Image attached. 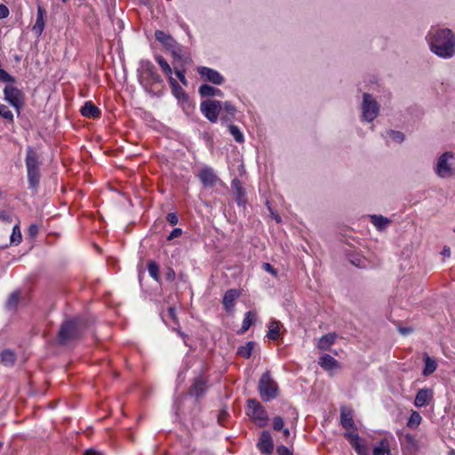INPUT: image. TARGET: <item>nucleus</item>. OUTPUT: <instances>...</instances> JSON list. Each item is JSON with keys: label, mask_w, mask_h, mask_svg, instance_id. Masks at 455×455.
<instances>
[{"label": "nucleus", "mask_w": 455, "mask_h": 455, "mask_svg": "<svg viewBox=\"0 0 455 455\" xmlns=\"http://www.w3.org/2000/svg\"><path fill=\"white\" fill-rule=\"evenodd\" d=\"M430 50L437 56L449 59L455 53V36L449 28L431 29L427 35Z\"/></svg>", "instance_id": "nucleus-1"}, {"label": "nucleus", "mask_w": 455, "mask_h": 455, "mask_svg": "<svg viewBox=\"0 0 455 455\" xmlns=\"http://www.w3.org/2000/svg\"><path fill=\"white\" fill-rule=\"evenodd\" d=\"M138 80L146 92L159 96L164 87V80L157 73L156 66L148 60H141L137 69Z\"/></svg>", "instance_id": "nucleus-2"}, {"label": "nucleus", "mask_w": 455, "mask_h": 455, "mask_svg": "<svg viewBox=\"0 0 455 455\" xmlns=\"http://www.w3.org/2000/svg\"><path fill=\"white\" fill-rule=\"evenodd\" d=\"M25 164L27 168L28 188L34 191L37 190L40 183L41 172L39 156L32 147L26 150Z\"/></svg>", "instance_id": "nucleus-3"}, {"label": "nucleus", "mask_w": 455, "mask_h": 455, "mask_svg": "<svg viewBox=\"0 0 455 455\" xmlns=\"http://www.w3.org/2000/svg\"><path fill=\"white\" fill-rule=\"evenodd\" d=\"M83 332V324L79 319L74 318L65 321L59 331L58 340L60 345L77 339Z\"/></svg>", "instance_id": "nucleus-4"}, {"label": "nucleus", "mask_w": 455, "mask_h": 455, "mask_svg": "<svg viewBox=\"0 0 455 455\" xmlns=\"http://www.w3.org/2000/svg\"><path fill=\"white\" fill-rule=\"evenodd\" d=\"M258 390L260 398L264 402H269L278 396V384L273 379L269 371H265L261 375L258 384Z\"/></svg>", "instance_id": "nucleus-5"}, {"label": "nucleus", "mask_w": 455, "mask_h": 455, "mask_svg": "<svg viewBox=\"0 0 455 455\" xmlns=\"http://www.w3.org/2000/svg\"><path fill=\"white\" fill-rule=\"evenodd\" d=\"M246 414L259 427H264L268 424L269 418L266 409L254 398L247 400Z\"/></svg>", "instance_id": "nucleus-6"}, {"label": "nucleus", "mask_w": 455, "mask_h": 455, "mask_svg": "<svg viewBox=\"0 0 455 455\" xmlns=\"http://www.w3.org/2000/svg\"><path fill=\"white\" fill-rule=\"evenodd\" d=\"M156 39L160 42L168 51H170L174 59L181 60L183 58V48L173 37L163 30L155 32Z\"/></svg>", "instance_id": "nucleus-7"}, {"label": "nucleus", "mask_w": 455, "mask_h": 455, "mask_svg": "<svg viewBox=\"0 0 455 455\" xmlns=\"http://www.w3.org/2000/svg\"><path fill=\"white\" fill-rule=\"evenodd\" d=\"M4 100L8 101L16 110L17 114H20V110L24 105L25 95L23 92L13 85H6L4 89Z\"/></svg>", "instance_id": "nucleus-8"}, {"label": "nucleus", "mask_w": 455, "mask_h": 455, "mask_svg": "<svg viewBox=\"0 0 455 455\" xmlns=\"http://www.w3.org/2000/svg\"><path fill=\"white\" fill-rule=\"evenodd\" d=\"M379 104L369 93H363L362 104V117L367 122L373 121L379 114Z\"/></svg>", "instance_id": "nucleus-9"}, {"label": "nucleus", "mask_w": 455, "mask_h": 455, "mask_svg": "<svg viewBox=\"0 0 455 455\" xmlns=\"http://www.w3.org/2000/svg\"><path fill=\"white\" fill-rule=\"evenodd\" d=\"M200 109L210 122L216 123L221 113L222 103L216 100H207L201 103Z\"/></svg>", "instance_id": "nucleus-10"}, {"label": "nucleus", "mask_w": 455, "mask_h": 455, "mask_svg": "<svg viewBox=\"0 0 455 455\" xmlns=\"http://www.w3.org/2000/svg\"><path fill=\"white\" fill-rule=\"evenodd\" d=\"M344 437L349 442L357 455H370L369 448L365 444L364 440L360 438L358 434L347 432L344 434Z\"/></svg>", "instance_id": "nucleus-11"}, {"label": "nucleus", "mask_w": 455, "mask_h": 455, "mask_svg": "<svg viewBox=\"0 0 455 455\" xmlns=\"http://www.w3.org/2000/svg\"><path fill=\"white\" fill-rule=\"evenodd\" d=\"M453 158V154L451 152L443 153L438 159L435 172L441 178H447L451 176V168L448 164L450 159Z\"/></svg>", "instance_id": "nucleus-12"}, {"label": "nucleus", "mask_w": 455, "mask_h": 455, "mask_svg": "<svg viewBox=\"0 0 455 455\" xmlns=\"http://www.w3.org/2000/svg\"><path fill=\"white\" fill-rule=\"evenodd\" d=\"M47 12L45 8L40 4H36V22L32 27V32L36 36H40L45 28Z\"/></svg>", "instance_id": "nucleus-13"}, {"label": "nucleus", "mask_w": 455, "mask_h": 455, "mask_svg": "<svg viewBox=\"0 0 455 455\" xmlns=\"http://www.w3.org/2000/svg\"><path fill=\"white\" fill-rule=\"evenodd\" d=\"M198 74L207 82L220 85L224 83V77L215 69L207 67L197 68Z\"/></svg>", "instance_id": "nucleus-14"}, {"label": "nucleus", "mask_w": 455, "mask_h": 455, "mask_svg": "<svg viewBox=\"0 0 455 455\" xmlns=\"http://www.w3.org/2000/svg\"><path fill=\"white\" fill-rule=\"evenodd\" d=\"M198 178L206 188H212L216 186L220 180L213 169L211 167L203 168L198 174Z\"/></svg>", "instance_id": "nucleus-15"}, {"label": "nucleus", "mask_w": 455, "mask_h": 455, "mask_svg": "<svg viewBox=\"0 0 455 455\" xmlns=\"http://www.w3.org/2000/svg\"><path fill=\"white\" fill-rule=\"evenodd\" d=\"M258 449L267 455H270L274 450V443L269 431H262L257 443Z\"/></svg>", "instance_id": "nucleus-16"}, {"label": "nucleus", "mask_w": 455, "mask_h": 455, "mask_svg": "<svg viewBox=\"0 0 455 455\" xmlns=\"http://www.w3.org/2000/svg\"><path fill=\"white\" fill-rule=\"evenodd\" d=\"M231 188L235 196V202L239 206H244L246 204V193L243 188L242 181L235 178L231 181Z\"/></svg>", "instance_id": "nucleus-17"}, {"label": "nucleus", "mask_w": 455, "mask_h": 455, "mask_svg": "<svg viewBox=\"0 0 455 455\" xmlns=\"http://www.w3.org/2000/svg\"><path fill=\"white\" fill-rule=\"evenodd\" d=\"M241 292L237 289H229L225 292L222 299V303L227 312L233 310L235 307V300L239 298Z\"/></svg>", "instance_id": "nucleus-18"}, {"label": "nucleus", "mask_w": 455, "mask_h": 455, "mask_svg": "<svg viewBox=\"0 0 455 455\" xmlns=\"http://www.w3.org/2000/svg\"><path fill=\"white\" fill-rule=\"evenodd\" d=\"M207 389V380L203 377H197L195 379L192 384L189 394L190 395L196 396V398L204 395Z\"/></svg>", "instance_id": "nucleus-19"}, {"label": "nucleus", "mask_w": 455, "mask_h": 455, "mask_svg": "<svg viewBox=\"0 0 455 455\" xmlns=\"http://www.w3.org/2000/svg\"><path fill=\"white\" fill-rule=\"evenodd\" d=\"M81 115L87 118H100L101 116L100 109L91 100L86 101L81 108Z\"/></svg>", "instance_id": "nucleus-20"}, {"label": "nucleus", "mask_w": 455, "mask_h": 455, "mask_svg": "<svg viewBox=\"0 0 455 455\" xmlns=\"http://www.w3.org/2000/svg\"><path fill=\"white\" fill-rule=\"evenodd\" d=\"M433 397V391L428 388H421L418 391L415 399L414 405L418 408L427 405Z\"/></svg>", "instance_id": "nucleus-21"}, {"label": "nucleus", "mask_w": 455, "mask_h": 455, "mask_svg": "<svg viewBox=\"0 0 455 455\" xmlns=\"http://www.w3.org/2000/svg\"><path fill=\"white\" fill-rule=\"evenodd\" d=\"M337 339L335 332H329L320 338L317 343V347L322 351H326L331 348Z\"/></svg>", "instance_id": "nucleus-22"}, {"label": "nucleus", "mask_w": 455, "mask_h": 455, "mask_svg": "<svg viewBox=\"0 0 455 455\" xmlns=\"http://www.w3.org/2000/svg\"><path fill=\"white\" fill-rule=\"evenodd\" d=\"M16 359V354L12 349L6 348L0 353V363L5 367H12Z\"/></svg>", "instance_id": "nucleus-23"}, {"label": "nucleus", "mask_w": 455, "mask_h": 455, "mask_svg": "<svg viewBox=\"0 0 455 455\" xmlns=\"http://www.w3.org/2000/svg\"><path fill=\"white\" fill-rule=\"evenodd\" d=\"M318 363L323 369L326 371L337 369L339 367V362L328 354L322 355Z\"/></svg>", "instance_id": "nucleus-24"}, {"label": "nucleus", "mask_w": 455, "mask_h": 455, "mask_svg": "<svg viewBox=\"0 0 455 455\" xmlns=\"http://www.w3.org/2000/svg\"><path fill=\"white\" fill-rule=\"evenodd\" d=\"M340 424L343 428L348 430L355 428L352 411L350 410L342 409L340 412Z\"/></svg>", "instance_id": "nucleus-25"}, {"label": "nucleus", "mask_w": 455, "mask_h": 455, "mask_svg": "<svg viewBox=\"0 0 455 455\" xmlns=\"http://www.w3.org/2000/svg\"><path fill=\"white\" fill-rule=\"evenodd\" d=\"M235 112L236 108H235V106L229 101H225L222 105L221 109V120L226 122L230 121L231 118L235 116Z\"/></svg>", "instance_id": "nucleus-26"}, {"label": "nucleus", "mask_w": 455, "mask_h": 455, "mask_svg": "<svg viewBox=\"0 0 455 455\" xmlns=\"http://www.w3.org/2000/svg\"><path fill=\"white\" fill-rule=\"evenodd\" d=\"M198 92L202 97L222 96L223 95L222 92L220 89L215 88L209 84H202L199 87Z\"/></svg>", "instance_id": "nucleus-27"}, {"label": "nucleus", "mask_w": 455, "mask_h": 455, "mask_svg": "<svg viewBox=\"0 0 455 455\" xmlns=\"http://www.w3.org/2000/svg\"><path fill=\"white\" fill-rule=\"evenodd\" d=\"M373 455H391L390 453V443L387 438L380 440L379 444L374 447Z\"/></svg>", "instance_id": "nucleus-28"}, {"label": "nucleus", "mask_w": 455, "mask_h": 455, "mask_svg": "<svg viewBox=\"0 0 455 455\" xmlns=\"http://www.w3.org/2000/svg\"><path fill=\"white\" fill-rule=\"evenodd\" d=\"M255 314L251 311H248L244 315V318L243 320L242 327L237 331L238 334H243L246 332L249 328L251 326V324L255 322Z\"/></svg>", "instance_id": "nucleus-29"}, {"label": "nucleus", "mask_w": 455, "mask_h": 455, "mask_svg": "<svg viewBox=\"0 0 455 455\" xmlns=\"http://www.w3.org/2000/svg\"><path fill=\"white\" fill-rule=\"evenodd\" d=\"M255 342L253 341H248L243 346H240L237 348L236 354L240 355L243 358H250L251 355V352L254 349Z\"/></svg>", "instance_id": "nucleus-30"}, {"label": "nucleus", "mask_w": 455, "mask_h": 455, "mask_svg": "<svg viewBox=\"0 0 455 455\" xmlns=\"http://www.w3.org/2000/svg\"><path fill=\"white\" fill-rule=\"evenodd\" d=\"M169 84L172 89V94L177 98L180 99L186 96V93L179 83L172 77H169Z\"/></svg>", "instance_id": "nucleus-31"}, {"label": "nucleus", "mask_w": 455, "mask_h": 455, "mask_svg": "<svg viewBox=\"0 0 455 455\" xmlns=\"http://www.w3.org/2000/svg\"><path fill=\"white\" fill-rule=\"evenodd\" d=\"M437 367L436 362L429 357L428 355H426L425 357V367L423 369V375L424 376H429L431 375Z\"/></svg>", "instance_id": "nucleus-32"}, {"label": "nucleus", "mask_w": 455, "mask_h": 455, "mask_svg": "<svg viewBox=\"0 0 455 455\" xmlns=\"http://www.w3.org/2000/svg\"><path fill=\"white\" fill-rule=\"evenodd\" d=\"M279 323L272 321L269 323L267 337L271 340H276L279 337Z\"/></svg>", "instance_id": "nucleus-33"}, {"label": "nucleus", "mask_w": 455, "mask_h": 455, "mask_svg": "<svg viewBox=\"0 0 455 455\" xmlns=\"http://www.w3.org/2000/svg\"><path fill=\"white\" fill-rule=\"evenodd\" d=\"M371 223L379 230L384 229L389 223L388 219L381 215H372L371 216Z\"/></svg>", "instance_id": "nucleus-34"}, {"label": "nucleus", "mask_w": 455, "mask_h": 455, "mask_svg": "<svg viewBox=\"0 0 455 455\" xmlns=\"http://www.w3.org/2000/svg\"><path fill=\"white\" fill-rule=\"evenodd\" d=\"M22 235L19 225H15L12 228V235L10 236L11 244L18 245L21 243Z\"/></svg>", "instance_id": "nucleus-35"}, {"label": "nucleus", "mask_w": 455, "mask_h": 455, "mask_svg": "<svg viewBox=\"0 0 455 455\" xmlns=\"http://www.w3.org/2000/svg\"><path fill=\"white\" fill-rule=\"evenodd\" d=\"M149 275L156 281H159V266L156 261L150 260L148 264Z\"/></svg>", "instance_id": "nucleus-36"}, {"label": "nucleus", "mask_w": 455, "mask_h": 455, "mask_svg": "<svg viewBox=\"0 0 455 455\" xmlns=\"http://www.w3.org/2000/svg\"><path fill=\"white\" fill-rule=\"evenodd\" d=\"M156 60L161 67L163 72L169 77L172 76V69L171 66L168 64V62L162 56L159 55L156 57Z\"/></svg>", "instance_id": "nucleus-37"}, {"label": "nucleus", "mask_w": 455, "mask_h": 455, "mask_svg": "<svg viewBox=\"0 0 455 455\" xmlns=\"http://www.w3.org/2000/svg\"><path fill=\"white\" fill-rule=\"evenodd\" d=\"M230 134L234 137L235 140L238 143L243 142V135L240 129L234 124L228 125Z\"/></svg>", "instance_id": "nucleus-38"}, {"label": "nucleus", "mask_w": 455, "mask_h": 455, "mask_svg": "<svg viewBox=\"0 0 455 455\" xmlns=\"http://www.w3.org/2000/svg\"><path fill=\"white\" fill-rule=\"evenodd\" d=\"M19 300H20V292L14 291L9 296L7 302H6V307L9 309H13L17 307Z\"/></svg>", "instance_id": "nucleus-39"}, {"label": "nucleus", "mask_w": 455, "mask_h": 455, "mask_svg": "<svg viewBox=\"0 0 455 455\" xmlns=\"http://www.w3.org/2000/svg\"><path fill=\"white\" fill-rule=\"evenodd\" d=\"M422 420L420 414L418 411H413L408 420L407 426L409 427H417Z\"/></svg>", "instance_id": "nucleus-40"}, {"label": "nucleus", "mask_w": 455, "mask_h": 455, "mask_svg": "<svg viewBox=\"0 0 455 455\" xmlns=\"http://www.w3.org/2000/svg\"><path fill=\"white\" fill-rule=\"evenodd\" d=\"M0 116L4 119L12 123L13 122V115L12 111L6 105L0 103Z\"/></svg>", "instance_id": "nucleus-41"}, {"label": "nucleus", "mask_w": 455, "mask_h": 455, "mask_svg": "<svg viewBox=\"0 0 455 455\" xmlns=\"http://www.w3.org/2000/svg\"><path fill=\"white\" fill-rule=\"evenodd\" d=\"M387 135L395 141L398 142V143H401L404 140V135L403 132H398V131H393V130H389L387 132Z\"/></svg>", "instance_id": "nucleus-42"}, {"label": "nucleus", "mask_w": 455, "mask_h": 455, "mask_svg": "<svg viewBox=\"0 0 455 455\" xmlns=\"http://www.w3.org/2000/svg\"><path fill=\"white\" fill-rule=\"evenodd\" d=\"M284 425L283 419L280 416H275L273 419V429L275 431H280L283 429Z\"/></svg>", "instance_id": "nucleus-43"}, {"label": "nucleus", "mask_w": 455, "mask_h": 455, "mask_svg": "<svg viewBox=\"0 0 455 455\" xmlns=\"http://www.w3.org/2000/svg\"><path fill=\"white\" fill-rule=\"evenodd\" d=\"M0 81L7 83H14L15 78L7 73L4 69L0 68Z\"/></svg>", "instance_id": "nucleus-44"}, {"label": "nucleus", "mask_w": 455, "mask_h": 455, "mask_svg": "<svg viewBox=\"0 0 455 455\" xmlns=\"http://www.w3.org/2000/svg\"><path fill=\"white\" fill-rule=\"evenodd\" d=\"M175 74H176L177 77L179 78V80L181 82V84H184L185 86H187L188 80L186 79V76H185L186 70L184 68H175Z\"/></svg>", "instance_id": "nucleus-45"}, {"label": "nucleus", "mask_w": 455, "mask_h": 455, "mask_svg": "<svg viewBox=\"0 0 455 455\" xmlns=\"http://www.w3.org/2000/svg\"><path fill=\"white\" fill-rule=\"evenodd\" d=\"M166 220L172 225V226H175L178 221H179V218H178V215L177 213L175 212H170L167 214L166 216Z\"/></svg>", "instance_id": "nucleus-46"}, {"label": "nucleus", "mask_w": 455, "mask_h": 455, "mask_svg": "<svg viewBox=\"0 0 455 455\" xmlns=\"http://www.w3.org/2000/svg\"><path fill=\"white\" fill-rule=\"evenodd\" d=\"M182 235V229L180 228H175L172 230L170 235L167 237L168 241H172L174 238H177Z\"/></svg>", "instance_id": "nucleus-47"}, {"label": "nucleus", "mask_w": 455, "mask_h": 455, "mask_svg": "<svg viewBox=\"0 0 455 455\" xmlns=\"http://www.w3.org/2000/svg\"><path fill=\"white\" fill-rule=\"evenodd\" d=\"M277 455H293L292 451L284 445H280L276 449Z\"/></svg>", "instance_id": "nucleus-48"}, {"label": "nucleus", "mask_w": 455, "mask_h": 455, "mask_svg": "<svg viewBox=\"0 0 455 455\" xmlns=\"http://www.w3.org/2000/svg\"><path fill=\"white\" fill-rule=\"evenodd\" d=\"M0 220L7 223H11L12 221V218L11 214L6 211H0Z\"/></svg>", "instance_id": "nucleus-49"}, {"label": "nucleus", "mask_w": 455, "mask_h": 455, "mask_svg": "<svg viewBox=\"0 0 455 455\" xmlns=\"http://www.w3.org/2000/svg\"><path fill=\"white\" fill-rule=\"evenodd\" d=\"M10 12L6 5L1 4H0V20L5 19L9 16Z\"/></svg>", "instance_id": "nucleus-50"}, {"label": "nucleus", "mask_w": 455, "mask_h": 455, "mask_svg": "<svg viewBox=\"0 0 455 455\" xmlns=\"http://www.w3.org/2000/svg\"><path fill=\"white\" fill-rule=\"evenodd\" d=\"M175 276H176L175 271L171 267L168 268V270L165 274L166 280L169 282H172V281H174Z\"/></svg>", "instance_id": "nucleus-51"}, {"label": "nucleus", "mask_w": 455, "mask_h": 455, "mask_svg": "<svg viewBox=\"0 0 455 455\" xmlns=\"http://www.w3.org/2000/svg\"><path fill=\"white\" fill-rule=\"evenodd\" d=\"M39 228L36 224H32L28 228V234L30 236L34 237L38 234Z\"/></svg>", "instance_id": "nucleus-52"}, {"label": "nucleus", "mask_w": 455, "mask_h": 455, "mask_svg": "<svg viewBox=\"0 0 455 455\" xmlns=\"http://www.w3.org/2000/svg\"><path fill=\"white\" fill-rule=\"evenodd\" d=\"M263 268H264L266 271H267V272H269V273L273 274L274 275H277L276 270H275V268H274V267H273L269 263H264V264H263Z\"/></svg>", "instance_id": "nucleus-53"}, {"label": "nucleus", "mask_w": 455, "mask_h": 455, "mask_svg": "<svg viewBox=\"0 0 455 455\" xmlns=\"http://www.w3.org/2000/svg\"><path fill=\"white\" fill-rule=\"evenodd\" d=\"M168 314H169V316L175 322L177 323V316H176V310L174 307H171L168 308Z\"/></svg>", "instance_id": "nucleus-54"}, {"label": "nucleus", "mask_w": 455, "mask_h": 455, "mask_svg": "<svg viewBox=\"0 0 455 455\" xmlns=\"http://www.w3.org/2000/svg\"><path fill=\"white\" fill-rule=\"evenodd\" d=\"M84 455H102V453L100 452L99 451H96L93 449H89V450L85 451Z\"/></svg>", "instance_id": "nucleus-55"}, {"label": "nucleus", "mask_w": 455, "mask_h": 455, "mask_svg": "<svg viewBox=\"0 0 455 455\" xmlns=\"http://www.w3.org/2000/svg\"><path fill=\"white\" fill-rule=\"evenodd\" d=\"M442 255L444 257H450L451 256V249L448 246H444L442 251Z\"/></svg>", "instance_id": "nucleus-56"}, {"label": "nucleus", "mask_w": 455, "mask_h": 455, "mask_svg": "<svg viewBox=\"0 0 455 455\" xmlns=\"http://www.w3.org/2000/svg\"><path fill=\"white\" fill-rule=\"evenodd\" d=\"M283 431V435L284 438H288L290 436V430L289 428H283L282 429Z\"/></svg>", "instance_id": "nucleus-57"}, {"label": "nucleus", "mask_w": 455, "mask_h": 455, "mask_svg": "<svg viewBox=\"0 0 455 455\" xmlns=\"http://www.w3.org/2000/svg\"><path fill=\"white\" fill-rule=\"evenodd\" d=\"M400 331L403 333V334H408L411 331V329L410 328H401L400 329Z\"/></svg>", "instance_id": "nucleus-58"}, {"label": "nucleus", "mask_w": 455, "mask_h": 455, "mask_svg": "<svg viewBox=\"0 0 455 455\" xmlns=\"http://www.w3.org/2000/svg\"><path fill=\"white\" fill-rule=\"evenodd\" d=\"M142 4H148V0H140Z\"/></svg>", "instance_id": "nucleus-59"}, {"label": "nucleus", "mask_w": 455, "mask_h": 455, "mask_svg": "<svg viewBox=\"0 0 455 455\" xmlns=\"http://www.w3.org/2000/svg\"><path fill=\"white\" fill-rule=\"evenodd\" d=\"M275 220H276V221H277V222H280V221H281V219H280V217H279V216H276V217H275Z\"/></svg>", "instance_id": "nucleus-60"}, {"label": "nucleus", "mask_w": 455, "mask_h": 455, "mask_svg": "<svg viewBox=\"0 0 455 455\" xmlns=\"http://www.w3.org/2000/svg\"><path fill=\"white\" fill-rule=\"evenodd\" d=\"M352 264H354V265H355V266H357V267H359V266H360V264H359V263H355V261H353V260H352Z\"/></svg>", "instance_id": "nucleus-61"}, {"label": "nucleus", "mask_w": 455, "mask_h": 455, "mask_svg": "<svg viewBox=\"0 0 455 455\" xmlns=\"http://www.w3.org/2000/svg\"><path fill=\"white\" fill-rule=\"evenodd\" d=\"M406 438L410 441L412 440V437L411 435H407Z\"/></svg>", "instance_id": "nucleus-62"}, {"label": "nucleus", "mask_w": 455, "mask_h": 455, "mask_svg": "<svg viewBox=\"0 0 455 455\" xmlns=\"http://www.w3.org/2000/svg\"><path fill=\"white\" fill-rule=\"evenodd\" d=\"M63 3H67L68 0H61Z\"/></svg>", "instance_id": "nucleus-63"}]
</instances>
